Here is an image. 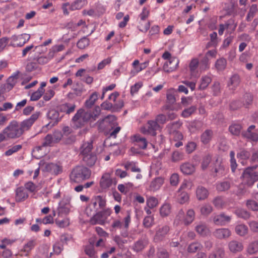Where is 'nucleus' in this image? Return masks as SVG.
Listing matches in <instances>:
<instances>
[{"label":"nucleus","instance_id":"29","mask_svg":"<svg viewBox=\"0 0 258 258\" xmlns=\"http://www.w3.org/2000/svg\"><path fill=\"white\" fill-rule=\"evenodd\" d=\"M148 245V241L145 239H139L137 241L132 247L135 252H138L143 250Z\"/></svg>","mask_w":258,"mask_h":258},{"label":"nucleus","instance_id":"25","mask_svg":"<svg viewBox=\"0 0 258 258\" xmlns=\"http://www.w3.org/2000/svg\"><path fill=\"white\" fill-rule=\"evenodd\" d=\"M181 171L185 175H190L195 171V166L189 162L183 163L180 165Z\"/></svg>","mask_w":258,"mask_h":258},{"label":"nucleus","instance_id":"14","mask_svg":"<svg viewBox=\"0 0 258 258\" xmlns=\"http://www.w3.org/2000/svg\"><path fill=\"white\" fill-rule=\"evenodd\" d=\"M228 246L229 250L234 253L241 252L244 248L243 243L236 240H232L229 241Z\"/></svg>","mask_w":258,"mask_h":258},{"label":"nucleus","instance_id":"61","mask_svg":"<svg viewBox=\"0 0 258 258\" xmlns=\"http://www.w3.org/2000/svg\"><path fill=\"white\" fill-rule=\"evenodd\" d=\"M230 157L231 169L232 171L233 172H234L237 168V164L236 163V159L235 158V152L233 151H230Z\"/></svg>","mask_w":258,"mask_h":258},{"label":"nucleus","instance_id":"11","mask_svg":"<svg viewBox=\"0 0 258 258\" xmlns=\"http://www.w3.org/2000/svg\"><path fill=\"white\" fill-rule=\"evenodd\" d=\"M179 60L176 57H173L172 58L166 61L163 66V70L165 72L169 73L175 71L178 67Z\"/></svg>","mask_w":258,"mask_h":258},{"label":"nucleus","instance_id":"32","mask_svg":"<svg viewBox=\"0 0 258 258\" xmlns=\"http://www.w3.org/2000/svg\"><path fill=\"white\" fill-rule=\"evenodd\" d=\"M76 108L75 104L70 105V104L66 103L58 106V110L62 112H65L67 114H70L74 111Z\"/></svg>","mask_w":258,"mask_h":258},{"label":"nucleus","instance_id":"40","mask_svg":"<svg viewBox=\"0 0 258 258\" xmlns=\"http://www.w3.org/2000/svg\"><path fill=\"white\" fill-rule=\"evenodd\" d=\"M227 66V60L225 58L222 57L217 59L215 63V67L218 71H224Z\"/></svg>","mask_w":258,"mask_h":258},{"label":"nucleus","instance_id":"9","mask_svg":"<svg viewBox=\"0 0 258 258\" xmlns=\"http://www.w3.org/2000/svg\"><path fill=\"white\" fill-rule=\"evenodd\" d=\"M170 231V227L167 225H159L156 229L154 237L155 242L161 241L165 239Z\"/></svg>","mask_w":258,"mask_h":258},{"label":"nucleus","instance_id":"36","mask_svg":"<svg viewBox=\"0 0 258 258\" xmlns=\"http://www.w3.org/2000/svg\"><path fill=\"white\" fill-rule=\"evenodd\" d=\"M235 230L237 235L244 236L247 234L248 230L246 225L240 224L235 226Z\"/></svg>","mask_w":258,"mask_h":258},{"label":"nucleus","instance_id":"15","mask_svg":"<svg viewBox=\"0 0 258 258\" xmlns=\"http://www.w3.org/2000/svg\"><path fill=\"white\" fill-rule=\"evenodd\" d=\"M237 24L234 23V21L233 19H230L227 21L225 24H221L219 25V28L218 30L219 35L221 36L223 34L225 30L232 28V30L233 31L235 30Z\"/></svg>","mask_w":258,"mask_h":258},{"label":"nucleus","instance_id":"2","mask_svg":"<svg viewBox=\"0 0 258 258\" xmlns=\"http://www.w3.org/2000/svg\"><path fill=\"white\" fill-rule=\"evenodd\" d=\"M3 133L6 134L8 139H17L24 134L20 124L15 120L11 121L8 126L3 130Z\"/></svg>","mask_w":258,"mask_h":258},{"label":"nucleus","instance_id":"7","mask_svg":"<svg viewBox=\"0 0 258 258\" xmlns=\"http://www.w3.org/2000/svg\"><path fill=\"white\" fill-rule=\"evenodd\" d=\"M160 128L159 124L155 120H149L146 125L141 128V132L144 135H149L152 136L156 135V131Z\"/></svg>","mask_w":258,"mask_h":258},{"label":"nucleus","instance_id":"46","mask_svg":"<svg viewBox=\"0 0 258 258\" xmlns=\"http://www.w3.org/2000/svg\"><path fill=\"white\" fill-rule=\"evenodd\" d=\"M213 211V207L209 204H203L200 209L202 215L207 216Z\"/></svg>","mask_w":258,"mask_h":258},{"label":"nucleus","instance_id":"59","mask_svg":"<svg viewBox=\"0 0 258 258\" xmlns=\"http://www.w3.org/2000/svg\"><path fill=\"white\" fill-rule=\"evenodd\" d=\"M56 225L60 228H64L67 227L70 224L69 219L68 218H64L60 220L56 218L55 220Z\"/></svg>","mask_w":258,"mask_h":258},{"label":"nucleus","instance_id":"63","mask_svg":"<svg viewBox=\"0 0 258 258\" xmlns=\"http://www.w3.org/2000/svg\"><path fill=\"white\" fill-rule=\"evenodd\" d=\"M85 252L89 257L95 258L96 252L93 245H89L86 246L85 248Z\"/></svg>","mask_w":258,"mask_h":258},{"label":"nucleus","instance_id":"8","mask_svg":"<svg viewBox=\"0 0 258 258\" xmlns=\"http://www.w3.org/2000/svg\"><path fill=\"white\" fill-rule=\"evenodd\" d=\"M41 115L40 111H36L33 113L30 117L23 120L19 124L23 133L29 130L34 122L38 119Z\"/></svg>","mask_w":258,"mask_h":258},{"label":"nucleus","instance_id":"30","mask_svg":"<svg viewBox=\"0 0 258 258\" xmlns=\"http://www.w3.org/2000/svg\"><path fill=\"white\" fill-rule=\"evenodd\" d=\"M240 82L239 76L238 75L235 74L230 78L228 83V86L230 90H234L239 85Z\"/></svg>","mask_w":258,"mask_h":258},{"label":"nucleus","instance_id":"42","mask_svg":"<svg viewBox=\"0 0 258 258\" xmlns=\"http://www.w3.org/2000/svg\"><path fill=\"white\" fill-rule=\"evenodd\" d=\"M246 251L249 254H253L257 252L258 240H255L250 242L247 247Z\"/></svg>","mask_w":258,"mask_h":258},{"label":"nucleus","instance_id":"34","mask_svg":"<svg viewBox=\"0 0 258 258\" xmlns=\"http://www.w3.org/2000/svg\"><path fill=\"white\" fill-rule=\"evenodd\" d=\"M195 218V212L192 209H189L187 210L185 218L184 219V224L188 225L191 224Z\"/></svg>","mask_w":258,"mask_h":258},{"label":"nucleus","instance_id":"6","mask_svg":"<svg viewBox=\"0 0 258 258\" xmlns=\"http://www.w3.org/2000/svg\"><path fill=\"white\" fill-rule=\"evenodd\" d=\"M101 112L99 106H95L92 110L86 112L82 110V119L84 122H93L98 117Z\"/></svg>","mask_w":258,"mask_h":258},{"label":"nucleus","instance_id":"10","mask_svg":"<svg viewBox=\"0 0 258 258\" xmlns=\"http://www.w3.org/2000/svg\"><path fill=\"white\" fill-rule=\"evenodd\" d=\"M181 125V123L178 121H175L168 124L167 126V127L168 128L169 133L172 137L173 140L175 141L182 140L183 139V135L181 132L177 131H172V128H174L175 126L179 127Z\"/></svg>","mask_w":258,"mask_h":258},{"label":"nucleus","instance_id":"37","mask_svg":"<svg viewBox=\"0 0 258 258\" xmlns=\"http://www.w3.org/2000/svg\"><path fill=\"white\" fill-rule=\"evenodd\" d=\"M99 94L96 92H93L89 97V99H87L85 103V106L87 108L91 107L96 102L98 99Z\"/></svg>","mask_w":258,"mask_h":258},{"label":"nucleus","instance_id":"18","mask_svg":"<svg viewBox=\"0 0 258 258\" xmlns=\"http://www.w3.org/2000/svg\"><path fill=\"white\" fill-rule=\"evenodd\" d=\"M230 220L231 217L225 215L224 213L213 217V222L217 225H224L226 223L229 222Z\"/></svg>","mask_w":258,"mask_h":258},{"label":"nucleus","instance_id":"45","mask_svg":"<svg viewBox=\"0 0 258 258\" xmlns=\"http://www.w3.org/2000/svg\"><path fill=\"white\" fill-rule=\"evenodd\" d=\"M36 245V239H31L29 240L26 244H24L23 248V250L24 252L29 253L33 249Z\"/></svg>","mask_w":258,"mask_h":258},{"label":"nucleus","instance_id":"5","mask_svg":"<svg viewBox=\"0 0 258 258\" xmlns=\"http://www.w3.org/2000/svg\"><path fill=\"white\" fill-rule=\"evenodd\" d=\"M124 217L121 221V217L118 216V219L113 221L111 224V227L114 229L121 228L122 226L125 229H128L131 222V215L128 211L123 214Z\"/></svg>","mask_w":258,"mask_h":258},{"label":"nucleus","instance_id":"58","mask_svg":"<svg viewBox=\"0 0 258 258\" xmlns=\"http://www.w3.org/2000/svg\"><path fill=\"white\" fill-rule=\"evenodd\" d=\"M154 223V218L153 216H148L144 218L143 220V225L146 228H150Z\"/></svg>","mask_w":258,"mask_h":258},{"label":"nucleus","instance_id":"48","mask_svg":"<svg viewBox=\"0 0 258 258\" xmlns=\"http://www.w3.org/2000/svg\"><path fill=\"white\" fill-rule=\"evenodd\" d=\"M257 12V5L256 4H253L250 7L249 12L247 15L246 19L247 21H250L252 20L254 16L255 15Z\"/></svg>","mask_w":258,"mask_h":258},{"label":"nucleus","instance_id":"21","mask_svg":"<svg viewBox=\"0 0 258 258\" xmlns=\"http://www.w3.org/2000/svg\"><path fill=\"white\" fill-rule=\"evenodd\" d=\"M255 128L254 125H250L245 132L242 133V136L251 141H257L258 140V134L252 132V130Z\"/></svg>","mask_w":258,"mask_h":258},{"label":"nucleus","instance_id":"1","mask_svg":"<svg viewBox=\"0 0 258 258\" xmlns=\"http://www.w3.org/2000/svg\"><path fill=\"white\" fill-rule=\"evenodd\" d=\"M92 143H87L82 146V158L84 163L87 166H92L96 162L97 157L95 153L92 151Z\"/></svg>","mask_w":258,"mask_h":258},{"label":"nucleus","instance_id":"28","mask_svg":"<svg viewBox=\"0 0 258 258\" xmlns=\"http://www.w3.org/2000/svg\"><path fill=\"white\" fill-rule=\"evenodd\" d=\"M28 197V193L23 187H18L16 190V201L17 202L24 201Z\"/></svg>","mask_w":258,"mask_h":258},{"label":"nucleus","instance_id":"52","mask_svg":"<svg viewBox=\"0 0 258 258\" xmlns=\"http://www.w3.org/2000/svg\"><path fill=\"white\" fill-rule=\"evenodd\" d=\"M230 183L229 182L224 181L216 184V189L219 191H224L229 189Z\"/></svg>","mask_w":258,"mask_h":258},{"label":"nucleus","instance_id":"38","mask_svg":"<svg viewBox=\"0 0 258 258\" xmlns=\"http://www.w3.org/2000/svg\"><path fill=\"white\" fill-rule=\"evenodd\" d=\"M116 118L114 115H108L104 119L99 120L97 122L98 124V127L99 128H101V125L102 123L106 122L109 123L111 124V126L114 125L116 123Z\"/></svg>","mask_w":258,"mask_h":258},{"label":"nucleus","instance_id":"31","mask_svg":"<svg viewBox=\"0 0 258 258\" xmlns=\"http://www.w3.org/2000/svg\"><path fill=\"white\" fill-rule=\"evenodd\" d=\"M164 183V179L162 177H157L151 181L149 189L151 190L156 191L159 189Z\"/></svg>","mask_w":258,"mask_h":258},{"label":"nucleus","instance_id":"22","mask_svg":"<svg viewBox=\"0 0 258 258\" xmlns=\"http://www.w3.org/2000/svg\"><path fill=\"white\" fill-rule=\"evenodd\" d=\"M196 194L197 198L200 201L205 200L209 196L208 189L203 186H198L197 187Z\"/></svg>","mask_w":258,"mask_h":258},{"label":"nucleus","instance_id":"26","mask_svg":"<svg viewBox=\"0 0 258 258\" xmlns=\"http://www.w3.org/2000/svg\"><path fill=\"white\" fill-rule=\"evenodd\" d=\"M18 79V74H15L10 76L7 80V83L5 86L6 91H10L15 86Z\"/></svg>","mask_w":258,"mask_h":258},{"label":"nucleus","instance_id":"57","mask_svg":"<svg viewBox=\"0 0 258 258\" xmlns=\"http://www.w3.org/2000/svg\"><path fill=\"white\" fill-rule=\"evenodd\" d=\"M241 130V126L239 124H234L229 127V132L233 135L238 136Z\"/></svg>","mask_w":258,"mask_h":258},{"label":"nucleus","instance_id":"3","mask_svg":"<svg viewBox=\"0 0 258 258\" xmlns=\"http://www.w3.org/2000/svg\"><path fill=\"white\" fill-rule=\"evenodd\" d=\"M255 167H248L243 172L242 182L249 186H252L255 182L258 181V172H254Z\"/></svg>","mask_w":258,"mask_h":258},{"label":"nucleus","instance_id":"43","mask_svg":"<svg viewBox=\"0 0 258 258\" xmlns=\"http://www.w3.org/2000/svg\"><path fill=\"white\" fill-rule=\"evenodd\" d=\"M126 235H124L123 237H121L119 235H116L114 238V241L118 245L120 248H123L124 245L128 243V240L126 238Z\"/></svg>","mask_w":258,"mask_h":258},{"label":"nucleus","instance_id":"20","mask_svg":"<svg viewBox=\"0 0 258 258\" xmlns=\"http://www.w3.org/2000/svg\"><path fill=\"white\" fill-rule=\"evenodd\" d=\"M70 125L74 130H79L81 128V109L78 110L71 119Z\"/></svg>","mask_w":258,"mask_h":258},{"label":"nucleus","instance_id":"17","mask_svg":"<svg viewBox=\"0 0 258 258\" xmlns=\"http://www.w3.org/2000/svg\"><path fill=\"white\" fill-rule=\"evenodd\" d=\"M231 234L230 230L225 228L217 229L213 233L214 236L220 239L228 238Z\"/></svg>","mask_w":258,"mask_h":258},{"label":"nucleus","instance_id":"50","mask_svg":"<svg viewBox=\"0 0 258 258\" xmlns=\"http://www.w3.org/2000/svg\"><path fill=\"white\" fill-rule=\"evenodd\" d=\"M96 206V202H92L90 203L86 208L85 213L87 216L89 217L92 215H94L95 207Z\"/></svg>","mask_w":258,"mask_h":258},{"label":"nucleus","instance_id":"16","mask_svg":"<svg viewBox=\"0 0 258 258\" xmlns=\"http://www.w3.org/2000/svg\"><path fill=\"white\" fill-rule=\"evenodd\" d=\"M133 142L136 146L141 149H146L148 145L146 139L139 134L135 135L133 137Z\"/></svg>","mask_w":258,"mask_h":258},{"label":"nucleus","instance_id":"55","mask_svg":"<svg viewBox=\"0 0 258 258\" xmlns=\"http://www.w3.org/2000/svg\"><path fill=\"white\" fill-rule=\"evenodd\" d=\"M124 167L126 169H130L133 172H140L141 169L136 166V163L134 162H128L124 165Z\"/></svg>","mask_w":258,"mask_h":258},{"label":"nucleus","instance_id":"35","mask_svg":"<svg viewBox=\"0 0 258 258\" xmlns=\"http://www.w3.org/2000/svg\"><path fill=\"white\" fill-rule=\"evenodd\" d=\"M171 212V206L168 203H164L160 208V214L165 217L169 215Z\"/></svg>","mask_w":258,"mask_h":258},{"label":"nucleus","instance_id":"39","mask_svg":"<svg viewBox=\"0 0 258 258\" xmlns=\"http://www.w3.org/2000/svg\"><path fill=\"white\" fill-rule=\"evenodd\" d=\"M213 136V132L210 130H206L201 135V142L204 144H207L209 143L211 140Z\"/></svg>","mask_w":258,"mask_h":258},{"label":"nucleus","instance_id":"23","mask_svg":"<svg viewBox=\"0 0 258 258\" xmlns=\"http://www.w3.org/2000/svg\"><path fill=\"white\" fill-rule=\"evenodd\" d=\"M200 67V62L197 58H192L189 63V69L190 74L192 76H198V72L197 69Z\"/></svg>","mask_w":258,"mask_h":258},{"label":"nucleus","instance_id":"54","mask_svg":"<svg viewBox=\"0 0 258 258\" xmlns=\"http://www.w3.org/2000/svg\"><path fill=\"white\" fill-rule=\"evenodd\" d=\"M196 230L199 234L203 236L206 235L209 232V229L204 224L198 225L196 227Z\"/></svg>","mask_w":258,"mask_h":258},{"label":"nucleus","instance_id":"44","mask_svg":"<svg viewBox=\"0 0 258 258\" xmlns=\"http://www.w3.org/2000/svg\"><path fill=\"white\" fill-rule=\"evenodd\" d=\"M225 251L223 248H217L209 256V258H223Z\"/></svg>","mask_w":258,"mask_h":258},{"label":"nucleus","instance_id":"53","mask_svg":"<svg viewBox=\"0 0 258 258\" xmlns=\"http://www.w3.org/2000/svg\"><path fill=\"white\" fill-rule=\"evenodd\" d=\"M197 110V107L196 106H191L188 108L184 109L181 113V116L183 117L187 118L194 113Z\"/></svg>","mask_w":258,"mask_h":258},{"label":"nucleus","instance_id":"19","mask_svg":"<svg viewBox=\"0 0 258 258\" xmlns=\"http://www.w3.org/2000/svg\"><path fill=\"white\" fill-rule=\"evenodd\" d=\"M112 184V179L108 173L104 174L100 181V187L104 189L108 188Z\"/></svg>","mask_w":258,"mask_h":258},{"label":"nucleus","instance_id":"27","mask_svg":"<svg viewBox=\"0 0 258 258\" xmlns=\"http://www.w3.org/2000/svg\"><path fill=\"white\" fill-rule=\"evenodd\" d=\"M70 179L72 182L80 183L81 181V166H76L70 174Z\"/></svg>","mask_w":258,"mask_h":258},{"label":"nucleus","instance_id":"24","mask_svg":"<svg viewBox=\"0 0 258 258\" xmlns=\"http://www.w3.org/2000/svg\"><path fill=\"white\" fill-rule=\"evenodd\" d=\"M70 212V205L63 201L59 202L57 208V215L59 217L67 215Z\"/></svg>","mask_w":258,"mask_h":258},{"label":"nucleus","instance_id":"47","mask_svg":"<svg viewBox=\"0 0 258 258\" xmlns=\"http://www.w3.org/2000/svg\"><path fill=\"white\" fill-rule=\"evenodd\" d=\"M210 58L205 55L202 58L200 62V69L201 71H205L210 68Z\"/></svg>","mask_w":258,"mask_h":258},{"label":"nucleus","instance_id":"51","mask_svg":"<svg viewBox=\"0 0 258 258\" xmlns=\"http://www.w3.org/2000/svg\"><path fill=\"white\" fill-rule=\"evenodd\" d=\"M252 100L253 97L251 94H245L242 97V105L245 107H248L249 105L251 104Z\"/></svg>","mask_w":258,"mask_h":258},{"label":"nucleus","instance_id":"49","mask_svg":"<svg viewBox=\"0 0 258 258\" xmlns=\"http://www.w3.org/2000/svg\"><path fill=\"white\" fill-rule=\"evenodd\" d=\"M48 118L54 120L55 123H57L59 121V114L58 111L52 109L49 110L47 114Z\"/></svg>","mask_w":258,"mask_h":258},{"label":"nucleus","instance_id":"33","mask_svg":"<svg viewBox=\"0 0 258 258\" xmlns=\"http://www.w3.org/2000/svg\"><path fill=\"white\" fill-rule=\"evenodd\" d=\"M250 156V153L245 150H241L237 154V157L239 161H240V163L244 165L245 164V161L248 159H249Z\"/></svg>","mask_w":258,"mask_h":258},{"label":"nucleus","instance_id":"60","mask_svg":"<svg viewBox=\"0 0 258 258\" xmlns=\"http://www.w3.org/2000/svg\"><path fill=\"white\" fill-rule=\"evenodd\" d=\"M178 202L183 204L187 202L189 200V196L186 192H181L177 197Z\"/></svg>","mask_w":258,"mask_h":258},{"label":"nucleus","instance_id":"41","mask_svg":"<svg viewBox=\"0 0 258 258\" xmlns=\"http://www.w3.org/2000/svg\"><path fill=\"white\" fill-rule=\"evenodd\" d=\"M212 78L210 76L205 75L202 77L199 88L201 90L205 89L211 83Z\"/></svg>","mask_w":258,"mask_h":258},{"label":"nucleus","instance_id":"62","mask_svg":"<svg viewBox=\"0 0 258 258\" xmlns=\"http://www.w3.org/2000/svg\"><path fill=\"white\" fill-rule=\"evenodd\" d=\"M201 245L198 242H193L189 245L187 248V251L190 253L196 252L198 250L201 248Z\"/></svg>","mask_w":258,"mask_h":258},{"label":"nucleus","instance_id":"13","mask_svg":"<svg viewBox=\"0 0 258 258\" xmlns=\"http://www.w3.org/2000/svg\"><path fill=\"white\" fill-rule=\"evenodd\" d=\"M44 171L50 172L52 174L57 175L62 172V167L53 163H46L43 169Z\"/></svg>","mask_w":258,"mask_h":258},{"label":"nucleus","instance_id":"4","mask_svg":"<svg viewBox=\"0 0 258 258\" xmlns=\"http://www.w3.org/2000/svg\"><path fill=\"white\" fill-rule=\"evenodd\" d=\"M110 209H106L102 211L97 213L93 215L90 220V222L92 225L100 224L104 225L107 222V219L111 214Z\"/></svg>","mask_w":258,"mask_h":258},{"label":"nucleus","instance_id":"56","mask_svg":"<svg viewBox=\"0 0 258 258\" xmlns=\"http://www.w3.org/2000/svg\"><path fill=\"white\" fill-rule=\"evenodd\" d=\"M146 205L149 208L153 209L158 205V200L154 197H150L147 199Z\"/></svg>","mask_w":258,"mask_h":258},{"label":"nucleus","instance_id":"12","mask_svg":"<svg viewBox=\"0 0 258 258\" xmlns=\"http://www.w3.org/2000/svg\"><path fill=\"white\" fill-rule=\"evenodd\" d=\"M214 172L216 173V176L221 177L225 175L228 171V169L225 168L223 164L222 160L217 158L215 161L214 167Z\"/></svg>","mask_w":258,"mask_h":258},{"label":"nucleus","instance_id":"64","mask_svg":"<svg viewBox=\"0 0 258 258\" xmlns=\"http://www.w3.org/2000/svg\"><path fill=\"white\" fill-rule=\"evenodd\" d=\"M157 256L158 258H168L169 254L166 249L159 248L157 252Z\"/></svg>","mask_w":258,"mask_h":258}]
</instances>
